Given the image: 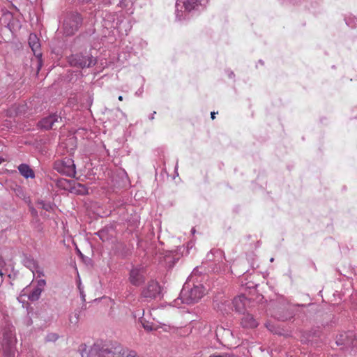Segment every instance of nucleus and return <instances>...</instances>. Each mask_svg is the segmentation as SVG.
<instances>
[{
    "label": "nucleus",
    "mask_w": 357,
    "mask_h": 357,
    "mask_svg": "<svg viewBox=\"0 0 357 357\" xmlns=\"http://www.w3.org/2000/svg\"><path fill=\"white\" fill-rule=\"evenodd\" d=\"M195 273L196 271L194 270L184 284L179 298L174 301V305H178L179 301H181V303L188 305L197 303L204 295L205 289L204 286L200 283L195 284L194 282L193 278Z\"/></svg>",
    "instance_id": "obj_1"
},
{
    "label": "nucleus",
    "mask_w": 357,
    "mask_h": 357,
    "mask_svg": "<svg viewBox=\"0 0 357 357\" xmlns=\"http://www.w3.org/2000/svg\"><path fill=\"white\" fill-rule=\"evenodd\" d=\"M82 22L81 15L77 13H70L66 16L62 30L66 36H72L79 29Z\"/></svg>",
    "instance_id": "obj_2"
},
{
    "label": "nucleus",
    "mask_w": 357,
    "mask_h": 357,
    "mask_svg": "<svg viewBox=\"0 0 357 357\" xmlns=\"http://www.w3.org/2000/svg\"><path fill=\"white\" fill-rule=\"evenodd\" d=\"M71 66L84 68H91L96 63V59L89 54H72L68 59Z\"/></svg>",
    "instance_id": "obj_3"
},
{
    "label": "nucleus",
    "mask_w": 357,
    "mask_h": 357,
    "mask_svg": "<svg viewBox=\"0 0 357 357\" xmlns=\"http://www.w3.org/2000/svg\"><path fill=\"white\" fill-rule=\"evenodd\" d=\"M54 169L61 174L74 177L76 174V168L74 160L70 158H64L58 160L54 163Z\"/></svg>",
    "instance_id": "obj_4"
},
{
    "label": "nucleus",
    "mask_w": 357,
    "mask_h": 357,
    "mask_svg": "<svg viewBox=\"0 0 357 357\" xmlns=\"http://www.w3.org/2000/svg\"><path fill=\"white\" fill-rule=\"evenodd\" d=\"M208 0H177L176 7V17L181 20L179 15V8H184V10L190 13L193 10H199L203 9L208 3Z\"/></svg>",
    "instance_id": "obj_5"
},
{
    "label": "nucleus",
    "mask_w": 357,
    "mask_h": 357,
    "mask_svg": "<svg viewBox=\"0 0 357 357\" xmlns=\"http://www.w3.org/2000/svg\"><path fill=\"white\" fill-rule=\"evenodd\" d=\"M146 279V269L142 265L133 266L129 273V282L138 287L144 283Z\"/></svg>",
    "instance_id": "obj_6"
},
{
    "label": "nucleus",
    "mask_w": 357,
    "mask_h": 357,
    "mask_svg": "<svg viewBox=\"0 0 357 357\" xmlns=\"http://www.w3.org/2000/svg\"><path fill=\"white\" fill-rule=\"evenodd\" d=\"M2 347L6 357H15L16 352L15 339L11 333H6L3 335Z\"/></svg>",
    "instance_id": "obj_7"
},
{
    "label": "nucleus",
    "mask_w": 357,
    "mask_h": 357,
    "mask_svg": "<svg viewBox=\"0 0 357 357\" xmlns=\"http://www.w3.org/2000/svg\"><path fill=\"white\" fill-rule=\"evenodd\" d=\"M160 287L159 284L154 280L150 281L146 288H144L142 291V296L144 298H155L158 296L160 294Z\"/></svg>",
    "instance_id": "obj_8"
},
{
    "label": "nucleus",
    "mask_w": 357,
    "mask_h": 357,
    "mask_svg": "<svg viewBox=\"0 0 357 357\" xmlns=\"http://www.w3.org/2000/svg\"><path fill=\"white\" fill-rule=\"evenodd\" d=\"M62 118L56 113L42 119L38 123V127L46 130L52 129L56 123L61 121Z\"/></svg>",
    "instance_id": "obj_9"
},
{
    "label": "nucleus",
    "mask_w": 357,
    "mask_h": 357,
    "mask_svg": "<svg viewBox=\"0 0 357 357\" xmlns=\"http://www.w3.org/2000/svg\"><path fill=\"white\" fill-rule=\"evenodd\" d=\"M29 45L32 50L34 55L40 59L42 56V54L40 51V43L39 42V39L37 36L34 33H31L29 37Z\"/></svg>",
    "instance_id": "obj_10"
},
{
    "label": "nucleus",
    "mask_w": 357,
    "mask_h": 357,
    "mask_svg": "<svg viewBox=\"0 0 357 357\" xmlns=\"http://www.w3.org/2000/svg\"><path fill=\"white\" fill-rule=\"evenodd\" d=\"M247 298L243 295L238 296L232 301V305L238 312H242L245 310Z\"/></svg>",
    "instance_id": "obj_11"
},
{
    "label": "nucleus",
    "mask_w": 357,
    "mask_h": 357,
    "mask_svg": "<svg viewBox=\"0 0 357 357\" xmlns=\"http://www.w3.org/2000/svg\"><path fill=\"white\" fill-rule=\"evenodd\" d=\"M241 325L243 328H255L258 325V322L254 319L250 314H244L241 319Z\"/></svg>",
    "instance_id": "obj_12"
},
{
    "label": "nucleus",
    "mask_w": 357,
    "mask_h": 357,
    "mask_svg": "<svg viewBox=\"0 0 357 357\" xmlns=\"http://www.w3.org/2000/svg\"><path fill=\"white\" fill-rule=\"evenodd\" d=\"M18 170L20 174L25 178H33L35 174L33 169L26 164H21L18 167Z\"/></svg>",
    "instance_id": "obj_13"
},
{
    "label": "nucleus",
    "mask_w": 357,
    "mask_h": 357,
    "mask_svg": "<svg viewBox=\"0 0 357 357\" xmlns=\"http://www.w3.org/2000/svg\"><path fill=\"white\" fill-rule=\"evenodd\" d=\"M214 257H218L219 261H222L225 259L224 252L222 250L219 249H213L211 250L206 255V259L209 261H213L215 259Z\"/></svg>",
    "instance_id": "obj_14"
},
{
    "label": "nucleus",
    "mask_w": 357,
    "mask_h": 357,
    "mask_svg": "<svg viewBox=\"0 0 357 357\" xmlns=\"http://www.w3.org/2000/svg\"><path fill=\"white\" fill-rule=\"evenodd\" d=\"M215 307L220 311L222 314H227L230 310V302L229 301H223L218 303L217 301H215Z\"/></svg>",
    "instance_id": "obj_15"
},
{
    "label": "nucleus",
    "mask_w": 357,
    "mask_h": 357,
    "mask_svg": "<svg viewBox=\"0 0 357 357\" xmlns=\"http://www.w3.org/2000/svg\"><path fill=\"white\" fill-rule=\"evenodd\" d=\"M353 334L351 332H349L348 333H340L336 337V344L338 346L342 345H348L350 344L349 341L347 340L349 337L352 336Z\"/></svg>",
    "instance_id": "obj_16"
},
{
    "label": "nucleus",
    "mask_w": 357,
    "mask_h": 357,
    "mask_svg": "<svg viewBox=\"0 0 357 357\" xmlns=\"http://www.w3.org/2000/svg\"><path fill=\"white\" fill-rule=\"evenodd\" d=\"M23 263L35 275V269L38 267V262L33 258L26 257L24 259Z\"/></svg>",
    "instance_id": "obj_17"
},
{
    "label": "nucleus",
    "mask_w": 357,
    "mask_h": 357,
    "mask_svg": "<svg viewBox=\"0 0 357 357\" xmlns=\"http://www.w3.org/2000/svg\"><path fill=\"white\" fill-rule=\"evenodd\" d=\"M71 189V192L77 195H84L88 194V188L84 185L79 183H74Z\"/></svg>",
    "instance_id": "obj_18"
},
{
    "label": "nucleus",
    "mask_w": 357,
    "mask_h": 357,
    "mask_svg": "<svg viewBox=\"0 0 357 357\" xmlns=\"http://www.w3.org/2000/svg\"><path fill=\"white\" fill-rule=\"evenodd\" d=\"M139 322L141 323L142 327L147 331H155L158 329V327L155 326L153 323H150L146 321L144 317L139 318Z\"/></svg>",
    "instance_id": "obj_19"
},
{
    "label": "nucleus",
    "mask_w": 357,
    "mask_h": 357,
    "mask_svg": "<svg viewBox=\"0 0 357 357\" xmlns=\"http://www.w3.org/2000/svg\"><path fill=\"white\" fill-rule=\"evenodd\" d=\"M42 291L43 290L34 287L28 295L29 300L32 302L38 301L41 295Z\"/></svg>",
    "instance_id": "obj_20"
},
{
    "label": "nucleus",
    "mask_w": 357,
    "mask_h": 357,
    "mask_svg": "<svg viewBox=\"0 0 357 357\" xmlns=\"http://www.w3.org/2000/svg\"><path fill=\"white\" fill-rule=\"evenodd\" d=\"M79 314H80L79 310H75L73 313H72L70 315L69 321H70V324H72L73 325H77L78 324L79 319Z\"/></svg>",
    "instance_id": "obj_21"
},
{
    "label": "nucleus",
    "mask_w": 357,
    "mask_h": 357,
    "mask_svg": "<svg viewBox=\"0 0 357 357\" xmlns=\"http://www.w3.org/2000/svg\"><path fill=\"white\" fill-rule=\"evenodd\" d=\"M312 334L310 332H302L300 337L301 341L303 344H309L311 342Z\"/></svg>",
    "instance_id": "obj_22"
},
{
    "label": "nucleus",
    "mask_w": 357,
    "mask_h": 357,
    "mask_svg": "<svg viewBox=\"0 0 357 357\" xmlns=\"http://www.w3.org/2000/svg\"><path fill=\"white\" fill-rule=\"evenodd\" d=\"M345 22L346 24L351 28H354L357 25V18L353 15L346 17Z\"/></svg>",
    "instance_id": "obj_23"
},
{
    "label": "nucleus",
    "mask_w": 357,
    "mask_h": 357,
    "mask_svg": "<svg viewBox=\"0 0 357 357\" xmlns=\"http://www.w3.org/2000/svg\"><path fill=\"white\" fill-rule=\"evenodd\" d=\"M215 259H213V263L214 264L213 270L215 271H221L222 265L224 264V259L222 261H219L218 257H214Z\"/></svg>",
    "instance_id": "obj_24"
},
{
    "label": "nucleus",
    "mask_w": 357,
    "mask_h": 357,
    "mask_svg": "<svg viewBox=\"0 0 357 357\" xmlns=\"http://www.w3.org/2000/svg\"><path fill=\"white\" fill-rule=\"evenodd\" d=\"M209 357H239L238 355H235L231 352H225L222 354H215L211 355Z\"/></svg>",
    "instance_id": "obj_25"
},
{
    "label": "nucleus",
    "mask_w": 357,
    "mask_h": 357,
    "mask_svg": "<svg viewBox=\"0 0 357 357\" xmlns=\"http://www.w3.org/2000/svg\"><path fill=\"white\" fill-rule=\"evenodd\" d=\"M38 204L41 206L42 208L47 211H50L52 209V206L50 203H46L44 201H41Z\"/></svg>",
    "instance_id": "obj_26"
},
{
    "label": "nucleus",
    "mask_w": 357,
    "mask_h": 357,
    "mask_svg": "<svg viewBox=\"0 0 357 357\" xmlns=\"http://www.w3.org/2000/svg\"><path fill=\"white\" fill-rule=\"evenodd\" d=\"M46 284V281L43 279H40L37 281L36 288H38L43 291V289Z\"/></svg>",
    "instance_id": "obj_27"
},
{
    "label": "nucleus",
    "mask_w": 357,
    "mask_h": 357,
    "mask_svg": "<svg viewBox=\"0 0 357 357\" xmlns=\"http://www.w3.org/2000/svg\"><path fill=\"white\" fill-rule=\"evenodd\" d=\"M35 273H37L39 278L44 275L43 270L38 264L37 268L35 269Z\"/></svg>",
    "instance_id": "obj_28"
},
{
    "label": "nucleus",
    "mask_w": 357,
    "mask_h": 357,
    "mask_svg": "<svg viewBox=\"0 0 357 357\" xmlns=\"http://www.w3.org/2000/svg\"><path fill=\"white\" fill-rule=\"evenodd\" d=\"M68 181L64 178L58 181V185L66 188V185L68 183Z\"/></svg>",
    "instance_id": "obj_29"
},
{
    "label": "nucleus",
    "mask_w": 357,
    "mask_h": 357,
    "mask_svg": "<svg viewBox=\"0 0 357 357\" xmlns=\"http://www.w3.org/2000/svg\"><path fill=\"white\" fill-rule=\"evenodd\" d=\"M58 336L56 334H51L47 336V340H57Z\"/></svg>",
    "instance_id": "obj_30"
},
{
    "label": "nucleus",
    "mask_w": 357,
    "mask_h": 357,
    "mask_svg": "<svg viewBox=\"0 0 357 357\" xmlns=\"http://www.w3.org/2000/svg\"><path fill=\"white\" fill-rule=\"evenodd\" d=\"M291 317H292V315L290 314L289 316H281V317H278V319L281 320V321H286L289 319H290Z\"/></svg>",
    "instance_id": "obj_31"
},
{
    "label": "nucleus",
    "mask_w": 357,
    "mask_h": 357,
    "mask_svg": "<svg viewBox=\"0 0 357 357\" xmlns=\"http://www.w3.org/2000/svg\"><path fill=\"white\" fill-rule=\"evenodd\" d=\"M15 192H16V193H17V195L18 196H21V195H22L23 190H22V189L20 187L17 188L15 190Z\"/></svg>",
    "instance_id": "obj_32"
},
{
    "label": "nucleus",
    "mask_w": 357,
    "mask_h": 357,
    "mask_svg": "<svg viewBox=\"0 0 357 357\" xmlns=\"http://www.w3.org/2000/svg\"><path fill=\"white\" fill-rule=\"evenodd\" d=\"M119 5L121 7H124V6H126L127 5L125 3V2L123 1V0H120L119 1Z\"/></svg>",
    "instance_id": "obj_33"
},
{
    "label": "nucleus",
    "mask_w": 357,
    "mask_h": 357,
    "mask_svg": "<svg viewBox=\"0 0 357 357\" xmlns=\"http://www.w3.org/2000/svg\"><path fill=\"white\" fill-rule=\"evenodd\" d=\"M156 114L155 112H153V114H151L149 116V119L150 120H153L154 119V115Z\"/></svg>",
    "instance_id": "obj_34"
},
{
    "label": "nucleus",
    "mask_w": 357,
    "mask_h": 357,
    "mask_svg": "<svg viewBox=\"0 0 357 357\" xmlns=\"http://www.w3.org/2000/svg\"><path fill=\"white\" fill-rule=\"evenodd\" d=\"M215 113L214 112H212L211 113V116L212 119H214L215 118Z\"/></svg>",
    "instance_id": "obj_35"
},
{
    "label": "nucleus",
    "mask_w": 357,
    "mask_h": 357,
    "mask_svg": "<svg viewBox=\"0 0 357 357\" xmlns=\"http://www.w3.org/2000/svg\"><path fill=\"white\" fill-rule=\"evenodd\" d=\"M31 213H32V214H33V215H37V212H36V211L34 208H31Z\"/></svg>",
    "instance_id": "obj_36"
},
{
    "label": "nucleus",
    "mask_w": 357,
    "mask_h": 357,
    "mask_svg": "<svg viewBox=\"0 0 357 357\" xmlns=\"http://www.w3.org/2000/svg\"><path fill=\"white\" fill-rule=\"evenodd\" d=\"M80 293H81L82 301H85V295L82 293V291H81Z\"/></svg>",
    "instance_id": "obj_37"
},
{
    "label": "nucleus",
    "mask_w": 357,
    "mask_h": 357,
    "mask_svg": "<svg viewBox=\"0 0 357 357\" xmlns=\"http://www.w3.org/2000/svg\"><path fill=\"white\" fill-rule=\"evenodd\" d=\"M4 161V159L0 156V165Z\"/></svg>",
    "instance_id": "obj_38"
},
{
    "label": "nucleus",
    "mask_w": 357,
    "mask_h": 357,
    "mask_svg": "<svg viewBox=\"0 0 357 357\" xmlns=\"http://www.w3.org/2000/svg\"><path fill=\"white\" fill-rule=\"evenodd\" d=\"M191 233H192V234H194L195 233V228H192V229H191Z\"/></svg>",
    "instance_id": "obj_39"
},
{
    "label": "nucleus",
    "mask_w": 357,
    "mask_h": 357,
    "mask_svg": "<svg viewBox=\"0 0 357 357\" xmlns=\"http://www.w3.org/2000/svg\"><path fill=\"white\" fill-rule=\"evenodd\" d=\"M118 99L120 100V101H122L123 100V96H119Z\"/></svg>",
    "instance_id": "obj_40"
},
{
    "label": "nucleus",
    "mask_w": 357,
    "mask_h": 357,
    "mask_svg": "<svg viewBox=\"0 0 357 357\" xmlns=\"http://www.w3.org/2000/svg\"><path fill=\"white\" fill-rule=\"evenodd\" d=\"M229 76L230 77H231L232 76H234V73H233L232 72H231V73L229 75Z\"/></svg>",
    "instance_id": "obj_41"
},
{
    "label": "nucleus",
    "mask_w": 357,
    "mask_h": 357,
    "mask_svg": "<svg viewBox=\"0 0 357 357\" xmlns=\"http://www.w3.org/2000/svg\"><path fill=\"white\" fill-rule=\"evenodd\" d=\"M100 233H101L100 231H98V234L100 236V238L102 239V237L100 236Z\"/></svg>",
    "instance_id": "obj_42"
},
{
    "label": "nucleus",
    "mask_w": 357,
    "mask_h": 357,
    "mask_svg": "<svg viewBox=\"0 0 357 357\" xmlns=\"http://www.w3.org/2000/svg\"><path fill=\"white\" fill-rule=\"evenodd\" d=\"M273 261H274V258H273V257H272V258H271L270 261H271V262H273Z\"/></svg>",
    "instance_id": "obj_43"
},
{
    "label": "nucleus",
    "mask_w": 357,
    "mask_h": 357,
    "mask_svg": "<svg viewBox=\"0 0 357 357\" xmlns=\"http://www.w3.org/2000/svg\"><path fill=\"white\" fill-rule=\"evenodd\" d=\"M177 167H178V162H176V167H175L176 170L177 169Z\"/></svg>",
    "instance_id": "obj_44"
},
{
    "label": "nucleus",
    "mask_w": 357,
    "mask_h": 357,
    "mask_svg": "<svg viewBox=\"0 0 357 357\" xmlns=\"http://www.w3.org/2000/svg\"><path fill=\"white\" fill-rule=\"evenodd\" d=\"M2 275H3V273L1 272V271H0V276L2 277Z\"/></svg>",
    "instance_id": "obj_45"
},
{
    "label": "nucleus",
    "mask_w": 357,
    "mask_h": 357,
    "mask_svg": "<svg viewBox=\"0 0 357 357\" xmlns=\"http://www.w3.org/2000/svg\"><path fill=\"white\" fill-rule=\"evenodd\" d=\"M82 356L84 357V354H83V352L82 353Z\"/></svg>",
    "instance_id": "obj_46"
}]
</instances>
